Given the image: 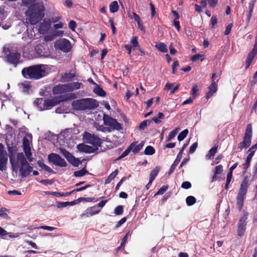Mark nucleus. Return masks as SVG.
<instances>
[{
	"instance_id": "1",
	"label": "nucleus",
	"mask_w": 257,
	"mask_h": 257,
	"mask_svg": "<svg viewBox=\"0 0 257 257\" xmlns=\"http://www.w3.org/2000/svg\"><path fill=\"white\" fill-rule=\"evenodd\" d=\"M10 164L12 171L15 172L19 171L22 178H26L33 171V167L30 166L23 153H18L16 159L10 157Z\"/></svg>"
},
{
	"instance_id": "2",
	"label": "nucleus",
	"mask_w": 257,
	"mask_h": 257,
	"mask_svg": "<svg viewBox=\"0 0 257 257\" xmlns=\"http://www.w3.org/2000/svg\"><path fill=\"white\" fill-rule=\"evenodd\" d=\"M21 73L27 79L39 80L46 76L47 73L45 66L43 64H36L22 69Z\"/></svg>"
},
{
	"instance_id": "3",
	"label": "nucleus",
	"mask_w": 257,
	"mask_h": 257,
	"mask_svg": "<svg viewBox=\"0 0 257 257\" xmlns=\"http://www.w3.org/2000/svg\"><path fill=\"white\" fill-rule=\"evenodd\" d=\"M44 8L42 5L35 4L29 7L26 12V20L32 25H35L41 21L44 16Z\"/></svg>"
},
{
	"instance_id": "4",
	"label": "nucleus",
	"mask_w": 257,
	"mask_h": 257,
	"mask_svg": "<svg viewBox=\"0 0 257 257\" xmlns=\"http://www.w3.org/2000/svg\"><path fill=\"white\" fill-rule=\"evenodd\" d=\"M248 186V178L247 176H245L240 184V187L236 196V206L239 211H241L243 208V202L247 193Z\"/></svg>"
},
{
	"instance_id": "5",
	"label": "nucleus",
	"mask_w": 257,
	"mask_h": 257,
	"mask_svg": "<svg viewBox=\"0 0 257 257\" xmlns=\"http://www.w3.org/2000/svg\"><path fill=\"white\" fill-rule=\"evenodd\" d=\"M252 136V125L250 123L247 124L245 128V133L243 137V141L238 146V149L242 150L248 148L251 143Z\"/></svg>"
},
{
	"instance_id": "6",
	"label": "nucleus",
	"mask_w": 257,
	"mask_h": 257,
	"mask_svg": "<svg viewBox=\"0 0 257 257\" xmlns=\"http://www.w3.org/2000/svg\"><path fill=\"white\" fill-rule=\"evenodd\" d=\"M103 119L104 124L109 127L108 132H111V130L113 131L116 130L119 131L122 130L121 124L118 122L116 119L112 118L108 114H104Z\"/></svg>"
},
{
	"instance_id": "7",
	"label": "nucleus",
	"mask_w": 257,
	"mask_h": 257,
	"mask_svg": "<svg viewBox=\"0 0 257 257\" xmlns=\"http://www.w3.org/2000/svg\"><path fill=\"white\" fill-rule=\"evenodd\" d=\"M83 139L86 143L91 144L94 147L98 148L101 146L102 140L94 134H91L88 132H85L83 135Z\"/></svg>"
},
{
	"instance_id": "8",
	"label": "nucleus",
	"mask_w": 257,
	"mask_h": 257,
	"mask_svg": "<svg viewBox=\"0 0 257 257\" xmlns=\"http://www.w3.org/2000/svg\"><path fill=\"white\" fill-rule=\"evenodd\" d=\"M248 213L244 212L243 216L239 220L237 226V235L239 237H242L246 230V220L248 218Z\"/></svg>"
},
{
	"instance_id": "9",
	"label": "nucleus",
	"mask_w": 257,
	"mask_h": 257,
	"mask_svg": "<svg viewBox=\"0 0 257 257\" xmlns=\"http://www.w3.org/2000/svg\"><path fill=\"white\" fill-rule=\"evenodd\" d=\"M48 159L50 162H53L55 165L61 167H66L67 165L65 160L62 158L60 155L55 153H51L49 155Z\"/></svg>"
},
{
	"instance_id": "10",
	"label": "nucleus",
	"mask_w": 257,
	"mask_h": 257,
	"mask_svg": "<svg viewBox=\"0 0 257 257\" xmlns=\"http://www.w3.org/2000/svg\"><path fill=\"white\" fill-rule=\"evenodd\" d=\"M7 61L15 67L20 63L21 55L18 52H9L6 56Z\"/></svg>"
},
{
	"instance_id": "11",
	"label": "nucleus",
	"mask_w": 257,
	"mask_h": 257,
	"mask_svg": "<svg viewBox=\"0 0 257 257\" xmlns=\"http://www.w3.org/2000/svg\"><path fill=\"white\" fill-rule=\"evenodd\" d=\"M56 47L65 53H68L71 49L70 41L67 39H63L56 43Z\"/></svg>"
},
{
	"instance_id": "12",
	"label": "nucleus",
	"mask_w": 257,
	"mask_h": 257,
	"mask_svg": "<svg viewBox=\"0 0 257 257\" xmlns=\"http://www.w3.org/2000/svg\"><path fill=\"white\" fill-rule=\"evenodd\" d=\"M257 149V145L256 144L251 146V148L249 149L248 150V152L249 154H248L245 163L243 164L244 168H243V173H245L248 168L250 166V164L251 162V160L252 159V157L253 156L254 153L255 152L256 149Z\"/></svg>"
},
{
	"instance_id": "13",
	"label": "nucleus",
	"mask_w": 257,
	"mask_h": 257,
	"mask_svg": "<svg viewBox=\"0 0 257 257\" xmlns=\"http://www.w3.org/2000/svg\"><path fill=\"white\" fill-rule=\"evenodd\" d=\"M4 146L0 143V170L3 171L8 161V157L4 152Z\"/></svg>"
},
{
	"instance_id": "14",
	"label": "nucleus",
	"mask_w": 257,
	"mask_h": 257,
	"mask_svg": "<svg viewBox=\"0 0 257 257\" xmlns=\"http://www.w3.org/2000/svg\"><path fill=\"white\" fill-rule=\"evenodd\" d=\"M85 110L94 109L99 106L98 102L92 98H85Z\"/></svg>"
},
{
	"instance_id": "15",
	"label": "nucleus",
	"mask_w": 257,
	"mask_h": 257,
	"mask_svg": "<svg viewBox=\"0 0 257 257\" xmlns=\"http://www.w3.org/2000/svg\"><path fill=\"white\" fill-rule=\"evenodd\" d=\"M44 105L42 109L44 110L51 109L52 107L57 105L60 103V101L58 100L57 97H55L52 99H45Z\"/></svg>"
},
{
	"instance_id": "16",
	"label": "nucleus",
	"mask_w": 257,
	"mask_h": 257,
	"mask_svg": "<svg viewBox=\"0 0 257 257\" xmlns=\"http://www.w3.org/2000/svg\"><path fill=\"white\" fill-rule=\"evenodd\" d=\"M52 92L54 94H59L69 92L67 84H59L55 86L53 89Z\"/></svg>"
},
{
	"instance_id": "17",
	"label": "nucleus",
	"mask_w": 257,
	"mask_h": 257,
	"mask_svg": "<svg viewBox=\"0 0 257 257\" xmlns=\"http://www.w3.org/2000/svg\"><path fill=\"white\" fill-rule=\"evenodd\" d=\"M72 107L75 110H85V98L77 99L72 102Z\"/></svg>"
},
{
	"instance_id": "18",
	"label": "nucleus",
	"mask_w": 257,
	"mask_h": 257,
	"mask_svg": "<svg viewBox=\"0 0 257 257\" xmlns=\"http://www.w3.org/2000/svg\"><path fill=\"white\" fill-rule=\"evenodd\" d=\"M100 209H99L96 205H94L92 207H88L86 209L85 213H82L81 215V217H88L90 216H92L95 214H98L100 212Z\"/></svg>"
},
{
	"instance_id": "19",
	"label": "nucleus",
	"mask_w": 257,
	"mask_h": 257,
	"mask_svg": "<svg viewBox=\"0 0 257 257\" xmlns=\"http://www.w3.org/2000/svg\"><path fill=\"white\" fill-rule=\"evenodd\" d=\"M217 89V85L214 80L211 81V84L208 87V92L206 95V98L208 99L216 92Z\"/></svg>"
},
{
	"instance_id": "20",
	"label": "nucleus",
	"mask_w": 257,
	"mask_h": 257,
	"mask_svg": "<svg viewBox=\"0 0 257 257\" xmlns=\"http://www.w3.org/2000/svg\"><path fill=\"white\" fill-rule=\"evenodd\" d=\"M223 171V167L221 165L215 167L213 175L211 178V182H214L219 180L217 175L221 174Z\"/></svg>"
},
{
	"instance_id": "21",
	"label": "nucleus",
	"mask_w": 257,
	"mask_h": 257,
	"mask_svg": "<svg viewBox=\"0 0 257 257\" xmlns=\"http://www.w3.org/2000/svg\"><path fill=\"white\" fill-rule=\"evenodd\" d=\"M182 155H181V153H179L176 159L174 161L173 163L171 165L170 170L168 172V175H170L171 174H172L175 169L177 165L179 164L180 162L181 158H182Z\"/></svg>"
},
{
	"instance_id": "22",
	"label": "nucleus",
	"mask_w": 257,
	"mask_h": 257,
	"mask_svg": "<svg viewBox=\"0 0 257 257\" xmlns=\"http://www.w3.org/2000/svg\"><path fill=\"white\" fill-rule=\"evenodd\" d=\"M69 92H72L74 90L79 89L83 85L81 82H74L67 83Z\"/></svg>"
},
{
	"instance_id": "23",
	"label": "nucleus",
	"mask_w": 257,
	"mask_h": 257,
	"mask_svg": "<svg viewBox=\"0 0 257 257\" xmlns=\"http://www.w3.org/2000/svg\"><path fill=\"white\" fill-rule=\"evenodd\" d=\"M37 164L40 167H41L45 171L51 173H54V171L50 167L44 163V161L43 159L38 160L37 162Z\"/></svg>"
},
{
	"instance_id": "24",
	"label": "nucleus",
	"mask_w": 257,
	"mask_h": 257,
	"mask_svg": "<svg viewBox=\"0 0 257 257\" xmlns=\"http://www.w3.org/2000/svg\"><path fill=\"white\" fill-rule=\"evenodd\" d=\"M135 146V142L132 143L131 145L128 147V148L122 153V154L118 157L117 158V160L122 159L125 157L130 153L131 151L133 149V148Z\"/></svg>"
},
{
	"instance_id": "25",
	"label": "nucleus",
	"mask_w": 257,
	"mask_h": 257,
	"mask_svg": "<svg viewBox=\"0 0 257 257\" xmlns=\"http://www.w3.org/2000/svg\"><path fill=\"white\" fill-rule=\"evenodd\" d=\"M218 149V146H214L209 151L207 154L206 155V158L207 159H211L213 158L215 154L216 153Z\"/></svg>"
},
{
	"instance_id": "26",
	"label": "nucleus",
	"mask_w": 257,
	"mask_h": 257,
	"mask_svg": "<svg viewBox=\"0 0 257 257\" xmlns=\"http://www.w3.org/2000/svg\"><path fill=\"white\" fill-rule=\"evenodd\" d=\"M45 99L43 98H36V100L34 101V104L35 106H37L40 110H44L42 108L43 107L44 105V102H45Z\"/></svg>"
},
{
	"instance_id": "27",
	"label": "nucleus",
	"mask_w": 257,
	"mask_h": 257,
	"mask_svg": "<svg viewBox=\"0 0 257 257\" xmlns=\"http://www.w3.org/2000/svg\"><path fill=\"white\" fill-rule=\"evenodd\" d=\"M118 170L116 169L113 172H112L110 174H109L107 179H105V184H109L111 182V180L114 179L116 177V176L118 174Z\"/></svg>"
},
{
	"instance_id": "28",
	"label": "nucleus",
	"mask_w": 257,
	"mask_h": 257,
	"mask_svg": "<svg viewBox=\"0 0 257 257\" xmlns=\"http://www.w3.org/2000/svg\"><path fill=\"white\" fill-rule=\"evenodd\" d=\"M67 161L74 167H78L81 163V162L78 159L76 158L73 155Z\"/></svg>"
},
{
	"instance_id": "29",
	"label": "nucleus",
	"mask_w": 257,
	"mask_h": 257,
	"mask_svg": "<svg viewBox=\"0 0 257 257\" xmlns=\"http://www.w3.org/2000/svg\"><path fill=\"white\" fill-rule=\"evenodd\" d=\"M155 47L161 52L166 53L168 51L166 45H165L164 43H156Z\"/></svg>"
},
{
	"instance_id": "30",
	"label": "nucleus",
	"mask_w": 257,
	"mask_h": 257,
	"mask_svg": "<svg viewBox=\"0 0 257 257\" xmlns=\"http://www.w3.org/2000/svg\"><path fill=\"white\" fill-rule=\"evenodd\" d=\"M48 194L53 195V196H56L57 197H67L71 195V193L70 192L65 193H61L58 192H48Z\"/></svg>"
},
{
	"instance_id": "31",
	"label": "nucleus",
	"mask_w": 257,
	"mask_h": 257,
	"mask_svg": "<svg viewBox=\"0 0 257 257\" xmlns=\"http://www.w3.org/2000/svg\"><path fill=\"white\" fill-rule=\"evenodd\" d=\"M160 167L157 166L153 170H152L151 172L150 175V179L151 180L154 181L157 176L158 174V173L159 172L160 170Z\"/></svg>"
},
{
	"instance_id": "32",
	"label": "nucleus",
	"mask_w": 257,
	"mask_h": 257,
	"mask_svg": "<svg viewBox=\"0 0 257 257\" xmlns=\"http://www.w3.org/2000/svg\"><path fill=\"white\" fill-rule=\"evenodd\" d=\"M87 174H89L88 171L85 169V168H83L80 170L74 172V176L76 177H80Z\"/></svg>"
},
{
	"instance_id": "33",
	"label": "nucleus",
	"mask_w": 257,
	"mask_h": 257,
	"mask_svg": "<svg viewBox=\"0 0 257 257\" xmlns=\"http://www.w3.org/2000/svg\"><path fill=\"white\" fill-rule=\"evenodd\" d=\"M119 6L116 1L112 2L109 6L110 12L112 13H115L118 11Z\"/></svg>"
},
{
	"instance_id": "34",
	"label": "nucleus",
	"mask_w": 257,
	"mask_h": 257,
	"mask_svg": "<svg viewBox=\"0 0 257 257\" xmlns=\"http://www.w3.org/2000/svg\"><path fill=\"white\" fill-rule=\"evenodd\" d=\"M97 86L94 88L93 92L96 94L97 95L100 96H104L106 95L105 92L103 90V89L99 87L98 85H96Z\"/></svg>"
},
{
	"instance_id": "35",
	"label": "nucleus",
	"mask_w": 257,
	"mask_h": 257,
	"mask_svg": "<svg viewBox=\"0 0 257 257\" xmlns=\"http://www.w3.org/2000/svg\"><path fill=\"white\" fill-rule=\"evenodd\" d=\"M255 1L254 0H252L250 1L248 4V12L247 14V18L248 19H250V17L252 15V13L253 12V9L254 8V6L255 4Z\"/></svg>"
},
{
	"instance_id": "36",
	"label": "nucleus",
	"mask_w": 257,
	"mask_h": 257,
	"mask_svg": "<svg viewBox=\"0 0 257 257\" xmlns=\"http://www.w3.org/2000/svg\"><path fill=\"white\" fill-rule=\"evenodd\" d=\"M189 131L187 129L184 130L178 136L177 139L179 141L183 140L188 135Z\"/></svg>"
},
{
	"instance_id": "37",
	"label": "nucleus",
	"mask_w": 257,
	"mask_h": 257,
	"mask_svg": "<svg viewBox=\"0 0 257 257\" xmlns=\"http://www.w3.org/2000/svg\"><path fill=\"white\" fill-rule=\"evenodd\" d=\"M196 201V198L193 196H189L186 199V204L188 206H190L195 203Z\"/></svg>"
},
{
	"instance_id": "38",
	"label": "nucleus",
	"mask_w": 257,
	"mask_h": 257,
	"mask_svg": "<svg viewBox=\"0 0 257 257\" xmlns=\"http://www.w3.org/2000/svg\"><path fill=\"white\" fill-rule=\"evenodd\" d=\"M155 153V149L151 146H147L145 151L144 154L147 155H152Z\"/></svg>"
},
{
	"instance_id": "39",
	"label": "nucleus",
	"mask_w": 257,
	"mask_h": 257,
	"mask_svg": "<svg viewBox=\"0 0 257 257\" xmlns=\"http://www.w3.org/2000/svg\"><path fill=\"white\" fill-rule=\"evenodd\" d=\"M199 88L197 84H194L192 88L191 94L192 97L195 99L198 95Z\"/></svg>"
},
{
	"instance_id": "40",
	"label": "nucleus",
	"mask_w": 257,
	"mask_h": 257,
	"mask_svg": "<svg viewBox=\"0 0 257 257\" xmlns=\"http://www.w3.org/2000/svg\"><path fill=\"white\" fill-rule=\"evenodd\" d=\"M129 232L127 233L121 239V242L120 244V246L118 247L117 248V250H119L121 249H123L125 246V244L127 241L128 235Z\"/></svg>"
},
{
	"instance_id": "41",
	"label": "nucleus",
	"mask_w": 257,
	"mask_h": 257,
	"mask_svg": "<svg viewBox=\"0 0 257 257\" xmlns=\"http://www.w3.org/2000/svg\"><path fill=\"white\" fill-rule=\"evenodd\" d=\"M75 205V203L74 201L71 202H58L57 206L58 207H65L68 205Z\"/></svg>"
},
{
	"instance_id": "42",
	"label": "nucleus",
	"mask_w": 257,
	"mask_h": 257,
	"mask_svg": "<svg viewBox=\"0 0 257 257\" xmlns=\"http://www.w3.org/2000/svg\"><path fill=\"white\" fill-rule=\"evenodd\" d=\"M24 152H25V156L27 157L26 160L27 159L28 161L30 162H31L33 160V158L32 157V153L31 152V149L24 150Z\"/></svg>"
},
{
	"instance_id": "43",
	"label": "nucleus",
	"mask_w": 257,
	"mask_h": 257,
	"mask_svg": "<svg viewBox=\"0 0 257 257\" xmlns=\"http://www.w3.org/2000/svg\"><path fill=\"white\" fill-rule=\"evenodd\" d=\"M23 150L31 149L28 139L24 137L23 140Z\"/></svg>"
},
{
	"instance_id": "44",
	"label": "nucleus",
	"mask_w": 257,
	"mask_h": 257,
	"mask_svg": "<svg viewBox=\"0 0 257 257\" xmlns=\"http://www.w3.org/2000/svg\"><path fill=\"white\" fill-rule=\"evenodd\" d=\"M92 186V185H91V184H87V185H85L84 186L81 187L80 188H76V189H74V190H73L72 191H70V192L71 193V195L72 194H73L74 192H80V191L84 190L88 188L91 187Z\"/></svg>"
},
{
	"instance_id": "45",
	"label": "nucleus",
	"mask_w": 257,
	"mask_h": 257,
	"mask_svg": "<svg viewBox=\"0 0 257 257\" xmlns=\"http://www.w3.org/2000/svg\"><path fill=\"white\" fill-rule=\"evenodd\" d=\"M200 59L201 61H202L204 59V55L200 54H197L191 57V60L193 62H195Z\"/></svg>"
},
{
	"instance_id": "46",
	"label": "nucleus",
	"mask_w": 257,
	"mask_h": 257,
	"mask_svg": "<svg viewBox=\"0 0 257 257\" xmlns=\"http://www.w3.org/2000/svg\"><path fill=\"white\" fill-rule=\"evenodd\" d=\"M177 133H178V131H177V129L173 130V131L170 132L167 137L166 141L167 142H168V141H170V140H171L172 139H173L175 137V136L177 135Z\"/></svg>"
},
{
	"instance_id": "47",
	"label": "nucleus",
	"mask_w": 257,
	"mask_h": 257,
	"mask_svg": "<svg viewBox=\"0 0 257 257\" xmlns=\"http://www.w3.org/2000/svg\"><path fill=\"white\" fill-rule=\"evenodd\" d=\"M169 186L163 185L162 186L160 189L158 191V192L155 194V195H162L168 189Z\"/></svg>"
},
{
	"instance_id": "48",
	"label": "nucleus",
	"mask_w": 257,
	"mask_h": 257,
	"mask_svg": "<svg viewBox=\"0 0 257 257\" xmlns=\"http://www.w3.org/2000/svg\"><path fill=\"white\" fill-rule=\"evenodd\" d=\"M75 77V73H65L64 74V76L65 80L67 82L71 81Z\"/></svg>"
},
{
	"instance_id": "49",
	"label": "nucleus",
	"mask_w": 257,
	"mask_h": 257,
	"mask_svg": "<svg viewBox=\"0 0 257 257\" xmlns=\"http://www.w3.org/2000/svg\"><path fill=\"white\" fill-rule=\"evenodd\" d=\"M8 150L9 153V158H10V157H11L12 158L16 159V157H15V153L17 150L15 149L13 147L8 146Z\"/></svg>"
},
{
	"instance_id": "50",
	"label": "nucleus",
	"mask_w": 257,
	"mask_h": 257,
	"mask_svg": "<svg viewBox=\"0 0 257 257\" xmlns=\"http://www.w3.org/2000/svg\"><path fill=\"white\" fill-rule=\"evenodd\" d=\"M5 11L4 8L0 7V26L2 25L3 21L5 19Z\"/></svg>"
},
{
	"instance_id": "51",
	"label": "nucleus",
	"mask_w": 257,
	"mask_h": 257,
	"mask_svg": "<svg viewBox=\"0 0 257 257\" xmlns=\"http://www.w3.org/2000/svg\"><path fill=\"white\" fill-rule=\"evenodd\" d=\"M60 152L67 160H69V158L72 155L70 153L64 148H61Z\"/></svg>"
},
{
	"instance_id": "52",
	"label": "nucleus",
	"mask_w": 257,
	"mask_h": 257,
	"mask_svg": "<svg viewBox=\"0 0 257 257\" xmlns=\"http://www.w3.org/2000/svg\"><path fill=\"white\" fill-rule=\"evenodd\" d=\"M8 210L6 208H2L0 209V216L4 218H9L7 211Z\"/></svg>"
},
{
	"instance_id": "53",
	"label": "nucleus",
	"mask_w": 257,
	"mask_h": 257,
	"mask_svg": "<svg viewBox=\"0 0 257 257\" xmlns=\"http://www.w3.org/2000/svg\"><path fill=\"white\" fill-rule=\"evenodd\" d=\"M123 211V206L122 205H118L115 207L114 209V213L117 215H121L122 214Z\"/></svg>"
},
{
	"instance_id": "54",
	"label": "nucleus",
	"mask_w": 257,
	"mask_h": 257,
	"mask_svg": "<svg viewBox=\"0 0 257 257\" xmlns=\"http://www.w3.org/2000/svg\"><path fill=\"white\" fill-rule=\"evenodd\" d=\"M132 15H133V16H132L130 14H128V17L131 18V19H134V20L137 23H140V18L139 17V16L135 12H133L132 13Z\"/></svg>"
},
{
	"instance_id": "55",
	"label": "nucleus",
	"mask_w": 257,
	"mask_h": 257,
	"mask_svg": "<svg viewBox=\"0 0 257 257\" xmlns=\"http://www.w3.org/2000/svg\"><path fill=\"white\" fill-rule=\"evenodd\" d=\"M192 186L191 183L189 181L183 182L181 184V187L184 189H189Z\"/></svg>"
},
{
	"instance_id": "56",
	"label": "nucleus",
	"mask_w": 257,
	"mask_h": 257,
	"mask_svg": "<svg viewBox=\"0 0 257 257\" xmlns=\"http://www.w3.org/2000/svg\"><path fill=\"white\" fill-rule=\"evenodd\" d=\"M97 150L96 148H93L90 146L87 145L85 153H92Z\"/></svg>"
},
{
	"instance_id": "57",
	"label": "nucleus",
	"mask_w": 257,
	"mask_h": 257,
	"mask_svg": "<svg viewBox=\"0 0 257 257\" xmlns=\"http://www.w3.org/2000/svg\"><path fill=\"white\" fill-rule=\"evenodd\" d=\"M131 42L132 44V46L134 48H135L137 47H138L139 48H140V46L139 45V43L138 41V38L137 37H133V39H132Z\"/></svg>"
},
{
	"instance_id": "58",
	"label": "nucleus",
	"mask_w": 257,
	"mask_h": 257,
	"mask_svg": "<svg viewBox=\"0 0 257 257\" xmlns=\"http://www.w3.org/2000/svg\"><path fill=\"white\" fill-rule=\"evenodd\" d=\"M142 149V145H136V144H135V146L132 150L134 153L136 154V153H139Z\"/></svg>"
},
{
	"instance_id": "59",
	"label": "nucleus",
	"mask_w": 257,
	"mask_h": 257,
	"mask_svg": "<svg viewBox=\"0 0 257 257\" xmlns=\"http://www.w3.org/2000/svg\"><path fill=\"white\" fill-rule=\"evenodd\" d=\"M86 146L84 144H79L77 145V148L80 152L85 153Z\"/></svg>"
},
{
	"instance_id": "60",
	"label": "nucleus",
	"mask_w": 257,
	"mask_h": 257,
	"mask_svg": "<svg viewBox=\"0 0 257 257\" xmlns=\"http://www.w3.org/2000/svg\"><path fill=\"white\" fill-rule=\"evenodd\" d=\"M197 147H198V143L197 142L193 143L190 147L189 153L193 154L196 151Z\"/></svg>"
},
{
	"instance_id": "61",
	"label": "nucleus",
	"mask_w": 257,
	"mask_h": 257,
	"mask_svg": "<svg viewBox=\"0 0 257 257\" xmlns=\"http://www.w3.org/2000/svg\"><path fill=\"white\" fill-rule=\"evenodd\" d=\"M68 26H69V28L72 31H74L77 26V24H76V23L74 21L71 20L69 22V23L68 24Z\"/></svg>"
},
{
	"instance_id": "62",
	"label": "nucleus",
	"mask_w": 257,
	"mask_h": 257,
	"mask_svg": "<svg viewBox=\"0 0 257 257\" xmlns=\"http://www.w3.org/2000/svg\"><path fill=\"white\" fill-rule=\"evenodd\" d=\"M109 23L110 24V25L111 26V28L112 29V32L113 34H115L116 33V28L114 24V22L112 19H110L109 20Z\"/></svg>"
},
{
	"instance_id": "63",
	"label": "nucleus",
	"mask_w": 257,
	"mask_h": 257,
	"mask_svg": "<svg viewBox=\"0 0 257 257\" xmlns=\"http://www.w3.org/2000/svg\"><path fill=\"white\" fill-rule=\"evenodd\" d=\"M148 120L143 121L139 126V129L140 130H144L147 126Z\"/></svg>"
},
{
	"instance_id": "64",
	"label": "nucleus",
	"mask_w": 257,
	"mask_h": 257,
	"mask_svg": "<svg viewBox=\"0 0 257 257\" xmlns=\"http://www.w3.org/2000/svg\"><path fill=\"white\" fill-rule=\"evenodd\" d=\"M179 66V62L178 61H175L174 62L172 68V73L173 74H175L176 73V68L178 67Z\"/></svg>"
}]
</instances>
